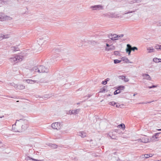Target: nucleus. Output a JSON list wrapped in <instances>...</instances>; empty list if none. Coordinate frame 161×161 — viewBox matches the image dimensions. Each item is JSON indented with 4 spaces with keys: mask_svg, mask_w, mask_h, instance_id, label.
Returning a JSON list of instances; mask_svg holds the SVG:
<instances>
[{
    "mask_svg": "<svg viewBox=\"0 0 161 161\" xmlns=\"http://www.w3.org/2000/svg\"><path fill=\"white\" fill-rule=\"evenodd\" d=\"M150 137L146 135H143L141 139H138L136 141L138 142L143 143H148L150 142Z\"/></svg>",
    "mask_w": 161,
    "mask_h": 161,
    "instance_id": "nucleus-1",
    "label": "nucleus"
},
{
    "mask_svg": "<svg viewBox=\"0 0 161 161\" xmlns=\"http://www.w3.org/2000/svg\"><path fill=\"white\" fill-rule=\"evenodd\" d=\"M137 48L136 47H131V46L128 44L127 45V47L126 49V51L127 53H128L129 55H130L131 51H134L135 50H137Z\"/></svg>",
    "mask_w": 161,
    "mask_h": 161,
    "instance_id": "nucleus-2",
    "label": "nucleus"
},
{
    "mask_svg": "<svg viewBox=\"0 0 161 161\" xmlns=\"http://www.w3.org/2000/svg\"><path fill=\"white\" fill-rule=\"evenodd\" d=\"M123 35L122 34L119 36L116 34H111L109 35V37L112 40H117L119 37H123Z\"/></svg>",
    "mask_w": 161,
    "mask_h": 161,
    "instance_id": "nucleus-3",
    "label": "nucleus"
},
{
    "mask_svg": "<svg viewBox=\"0 0 161 161\" xmlns=\"http://www.w3.org/2000/svg\"><path fill=\"white\" fill-rule=\"evenodd\" d=\"M51 127L53 129L57 130H59L61 128L60 123L58 122L53 123L51 125Z\"/></svg>",
    "mask_w": 161,
    "mask_h": 161,
    "instance_id": "nucleus-4",
    "label": "nucleus"
},
{
    "mask_svg": "<svg viewBox=\"0 0 161 161\" xmlns=\"http://www.w3.org/2000/svg\"><path fill=\"white\" fill-rule=\"evenodd\" d=\"M160 132L156 133L154 136H153L150 138V142H155L158 141V135L160 134Z\"/></svg>",
    "mask_w": 161,
    "mask_h": 161,
    "instance_id": "nucleus-5",
    "label": "nucleus"
},
{
    "mask_svg": "<svg viewBox=\"0 0 161 161\" xmlns=\"http://www.w3.org/2000/svg\"><path fill=\"white\" fill-rule=\"evenodd\" d=\"M47 69L43 66H40L38 67V72L44 73L47 71Z\"/></svg>",
    "mask_w": 161,
    "mask_h": 161,
    "instance_id": "nucleus-6",
    "label": "nucleus"
},
{
    "mask_svg": "<svg viewBox=\"0 0 161 161\" xmlns=\"http://www.w3.org/2000/svg\"><path fill=\"white\" fill-rule=\"evenodd\" d=\"M16 59V62L18 63L21 61L23 60V56L17 55L15 56Z\"/></svg>",
    "mask_w": 161,
    "mask_h": 161,
    "instance_id": "nucleus-7",
    "label": "nucleus"
},
{
    "mask_svg": "<svg viewBox=\"0 0 161 161\" xmlns=\"http://www.w3.org/2000/svg\"><path fill=\"white\" fill-rule=\"evenodd\" d=\"M143 76L144 79L149 80H151V77L148 75L146 74H144L143 75Z\"/></svg>",
    "mask_w": 161,
    "mask_h": 161,
    "instance_id": "nucleus-8",
    "label": "nucleus"
},
{
    "mask_svg": "<svg viewBox=\"0 0 161 161\" xmlns=\"http://www.w3.org/2000/svg\"><path fill=\"white\" fill-rule=\"evenodd\" d=\"M9 37L8 35H4L2 34H0V40H1L3 39L8 38Z\"/></svg>",
    "mask_w": 161,
    "mask_h": 161,
    "instance_id": "nucleus-9",
    "label": "nucleus"
},
{
    "mask_svg": "<svg viewBox=\"0 0 161 161\" xmlns=\"http://www.w3.org/2000/svg\"><path fill=\"white\" fill-rule=\"evenodd\" d=\"M11 50L13 52H16L19 50V48L17 47H11Z\"/></svg>",
    "mask_w": 161,
    "mask_h": 161,
    "instance_id": "nucleus-10",
    "label": "nucleus"
},
{
    "mask_svg": "<svg viewBox=\"0 0 161 161\" xmlns=\"http://www.w3.org/2000/svg\"><path fill=\"white\" fill-rule=\"evenodd\" d=\"M9 59L10 62L12 63H17L16 62V60L15 57H14L10 58Z\"/></svg>",
    "mask_w": 161,
    "mask_h": 161,
    "instance_id": "nucleus-11",
    "label": "nucleus"
},
{
    "mask_svg": "<svg viewBox=\"0 0 161 161\" xmlns=\"http://www.w3.org/2000/svg\"><path fill=\"white\" fill-rule=\"evenodd\" d=\"M3 15V14L2 13H0V20L3 21L5 20V18L4 17Z\"/></svg>",
    "mask_w": 161,
    "mask_h": 161,
    "instance_id": "nucleus-12",
    "label": "nucleus"
},
{
    "mask_svg": "<svg viewBox=\"0 0 161 161\" xmlns=\"http://www.w3.org/2000/svg\"><path fill=\"white\" fill-rule=\"evenodd\" d=\"M93 8L94 10H96L99 8L101 9L102 8V7L101 6L97 5L93 7Z\"/></svg>",
    "mask_w": 161,
    "mask_h": 161,
    "instance_id": "nucleus-13",
    "label": "nucleus"
},
{
    "mask_svg": "<svg viewBox=\"0 0 161 161\" xmlns=\"http://www.w3.org/2000/svg\"><path fill=\"white\" fill-rule=\"evenodd\" d=\"M122 60L123 61H125L126 63H129V60L128 59L125 57H122L121 58Z\"/></svg>",
    "mask_w": 161,
    "mask_h": 161,
    "instance_id": "nucleus-14",
    "label": "nucleus"
},
{
    "mask_svg": "<svg viewBox=\"0 0 161 161\" xmlns=\"http://www.w3.org/2000/svg\"><path fill=\"white\" fill-rule=\"evenodd\" d=\"M79 112V110L76 109L75 110H73L71 111V113L72 114H77Z\"/></svg>",
    "mask_w": 161,
    "mask_h": 161,
    "instance_id": "nucleus-15",
    "label": "nucleus"
},
{
    "mask_svg": "<svg viewBox=\"0 0 161 161\" xmlns=\"http://www.w3.org/2000/svg\"><path fill=\"white\" fill-rule=\"evenodd\" d=\"M26 82L28 83L32 84L34 83L35 82L34 80H26Z\"/></svg>",
    "mask_w": 161,
    "mask_h": 161,
    "instance_id": "nucleus-16",
    "label": "nucleus"
},
{
    "mask_svg": "<svg viewBox=\"0 0 161 161\" xmlns=\"http://www.w3.org/2000/svg\"><path fill=\"white\" fill-rule=\"evenodd\" d=\"M118 127L119 128H120V127H121L123 130H124L125 128V125L124 124H121L120 125H119L118 126Z\"/></svg>",
    "mask_w": 161,
    "mask_h": 161,
    "instance_id": "nucleus-17",
    "label": "nucleus"
},
{
    "mask_svg": "<svg viewBox=\"0 0 161 161\" xmlns=\"http://www.w3.org/2000/svg\"><path fill=\"white\" fill-rule=\"evenodd\" d=\"M114 46H112L110 48H108V47H106V50L107 51H109L110 50H113L114 49Z\"/></svg>",
    "mask_w": 161,
    "mask_h": 161,
    "instance_id": "nucleus-18",
    "label": "nucleus"
},
{
    "mask_svg": "<svg viewBox=\"0 0 161 161\" xmlns=\"http://www.w3.org/2000/svg\"><path fill=\"white\" fill-rule=\"evenodd\" d=\"M33 70L35 72H38V67H37V66L34 67L33 68Z\"/></svg>",
    "mask_w": 161,
    "mask_h": 161,
    "instance_id": "nucleus-19",
    "label": "nucleus"
},
{
    "mask_svg": "<svg viewBox=\"0 0 161 161\" xmlns=\"http://www.w3.org/2000/svg\"><path fill=\"white\" fill-rule=\"evenodd\" d=\"M80 135L82 137H85L86 136V134L85 133H81Z\"/></svg>",
    "mask_w": 161,
    "mask_h": 161,
    "instance_id": "nucleus-20",
    "label": "nucleus"
},
{
    "mask_svg": "<svg viewBox=\"0 0 161 161\" xmlns=\"http://www.w3.org/2000/svg\"><path fill=\"white\" fill-rule=\"evenodd\" d=\"M121 60H119L118 59H115L114 60V63L115 64H117L121 62Z\"/></svg>",
    "mask_w": 161,
    "mask_h": 161,
    "instance_id": "nucleus-21",
    "label": "nucleus"
},
{
    "mask_svg": "<svg viewBox=\"0 0 161 161\" xmlns=\"http://www.w3.org/2000/svg\"><path fill=\"white\" fill-rule=\"evenodd\" d=\"M118 88L120 89V91L123 90L125 89V86H120L118 87Z\"/></svg>",
    "mask_w": 161,
    "mask_h": 161,
    "instance_id": "nucleus-22",
    "label": "nucleus"
},
{
    "mask_svg": "<svg viewBox=\"0 0 161 161\" xmlns=\"http://www.w3.org/2000/svg\"><path fill=\"white\" fill-rule=\"evenodd\" d=\"M148 156H148V154H147L142 155V158H149Z\"/></svg>",
    "mask_w": 161,
    "mask_h": 161,
    "instance_id": "nucleus-23",
    "label": "nucleus"
},
{
    "mask_svg": "<svg viewBox=\"0 0 161 161\" xmlns=\"http://www.w3.org/2000/svg\"><path fill=\"white\" fill-rule=\"evenodd\" d=\"M109 104L110 105L114 106L115 105H116V103L114 102H111L109 103Z\"/></svg>",
    "mask_w": 161,
    "mask_h": 161,
    "instance_id": "nucleus-24",
    "label": "nucleus"
},
{
    "mask_svg": "<svg viewBox=\"0 0 161 161\" xmlns=\"http://www.w3.org/2000/svg\"><path fill=\"white\" fill-rule=\"evenodd\" d=\"M153 61L156 62H159V59L157 58H154L153 59Z\"/></svg>",
    "mask_w": 161,
    "mask_h": 161,
    "instance_id": "nucleus-25",
    "label": "nucleus"
},
{
    "mask_svg": "<svg viewBox=\"0 0 161 161\" xmlns=\"http://www.w3.org/2000/svg\"><path fill=\"white\" fill-rule=\"evenodd\" d=\"M105 90H105L104 87H103L101 89L100 92H104L105 91Z\"/></svg>",
    "mask_w": 161,
    "mask_h": 161,
    "instance_id": "nucleus-26",
    "label": "nucleus"
},
{
    "mask_svg": "<svg viewBox=\"0 0 161 161\" xmlns=\"http://www.w3.org/2000/svg\"><path fill=\"white\" fill-rule=\"evenodd\" d=\"M25 88V86H23V85H20L19 86V88L20 89H24Z\"/></svg>",
    "mask_w": 161,
    "mask_h": 161,
    "instance_id": "nucleus-27",
    "label": "nucleus"
},
{
    "mask_svg": "<svg viewBox=\"0 0 161 161\" xmlns=\"http://www.w3.org/2000/svg\"><path fill=\"white\" fill-rule=\"evenodd\" d=\"M107 83V81H103L102 82V84L103 85H106Z\"/></svg>",
    "mask_w": 161,
    "mask_h": 161,
    "instance_id": "nucleus-28",
    "label": "nucleus"
},
{
    "mask_svg": "<svg viewBox=\"0 0 161 161\" xmlns=\"http://www.w3.org/2000/svg\"><path fill=\"white\" fill-rule=\"evenodd\" d=\"M157 86H154V85H153L152 86H148V88H154V87H157Z\"/></svg>",
    "mask_w": 161,
    "mask_h": 161,
    "instance_id": "nucleus-29",
    "label": "nucleus"
},
{
    "mask_svg": "<svg viewBox=\"0 0 161 161\" xmlns=\"http://www.w3.org/2000/svg\"><path fill=\"white\" fill-rule=\"evenodd\" d=\"M116 91L118 93H120L121 92V91H120V89H119L118 88V89L116 90Z\"/></svg>",
    "mask_w": 161,
    "mask_h": 161,
    "instance_id": "nucleus-30",
    "label": "nucleus"
},
{
    "mask_svg": "<svg viewBox=\"0 0 161 161\" xmlns=\"http://www.w3.org/2000/svg\"><path fill=\"white\" fill-rule=\"evenodd\" d=\"M153 155H154V154H152V153H150V154H148V156H148V157H152Z\"/></svg>",
    "mask_w": 161,
    "mask_h": 161,
    "instance_id": "nucleus-31",
    "label": "nucleus"
},
{
    "mask_svg": "<svg viewBox=\"0 0 161 161\" xmlns=\"http://www.w3.org/2000/svg\"><path fill=\"white\" fill-rule=\"evenodd\" d=\"M120 78L122 79H125V77L124 76H119Z\"/></svg>",
    "mask_w": 161,
    "mask_h": 161,
    "instance_id": "nucleus-32",
    "label": "nucleus"
},
{
    "mask_svg": "<svg viewBox=\"0 0 161 161\" xmlns=\"http://www.w3.org/2000/svg\"><path fill=\"white\" fill-rule=\"evenodd\" d=\"M118 94L117 92L116 91V90L115 91H114V95H116V94Z\"/></svg>",
    "mask_w": 161,
    "mask_h": 161,
    "instance_id": "nucleus-33",
    "label": "nucleus"
},
{
    "mask_svg": "<svg viewBox=\"0 0 161 161\" xmlns=\"http://www.w3.org/2000/svg\"><path fill=\"white\" fill-rule=\"evenodd\" d=\"M32 160H34L35 161H42V160H38L33 159H32Z\"/></svg>",
    "mask_w": 161,
    "mask_h": 161,
    "instance_id": "nucleus-34",
    "label": "nucleus"
},
{
    "mask_svg": "<svg viewBox=\"0 0 161 161\" xmlns=\"http://www.w3.org/2000/svg\"><path fill=\"white\" fill-rule=\"evenodd\" d=\"M157 46L158 47V49H161V45H158Z\"/></svg>",
    "mask_w": 161,
    "mask_h": 161,
    "instance_id": "nucleus-35",
    "label": "nucleus"
},
{
    "mask_svg": "<svg viewBox=\"0 0 161 161\" xmlns=\"http://www.w3.org/2000/svg\"><path fill=\"white\" fill-rule=\"evenodd\" d=\"M120 105L119 104H116V107H120Z\"/></svg>",
    "mask_w": 161,
    "mask_h": 161,
    "instance_id": "nucleus-36",
    "label": "nucleus"
},
{
    "mask_svg": "<svg viewBox=\"0 0 161 161\" xmlns=\"http://www.w3.org/2000/svg\"><path fill=\"white\" fill-rule=\"evenodd\" d=\"M125 82H127L129 80L128 79H125Z\"/></svg>",
    "mask_w": 161,
    "mask_h": 161,
    "instance_id": "nucleus-37",
    "label": "nucleus"
},
{
    "mask_svg": "<svg viewBox=\"0 0 161 161\" xmlns=\"http://www.w3.org/2000/svg\"><path fill=\"white\" fill-rule=\"evenodd\" d=\"M118 53H119L118 52H114V54H118Z\"/></svg>",
    "mask_w": 161,
    "mask_h": 161,
    "instance_id": "nucleus-38",
    "label": "nucleus"
},
{
    "mask_svg": "<svg viewBox=\"0 0 161 161\" xmlns=\"http://www.w3.org/2000/svg\"><path fill=\"white\" fill-rule=\"evenodd\" d=\"M158 45H156V46H155V48L156 49H158Z\"/></svg>",
    "mask_w": 161,
    "mask_h": 161,
    "instance_id": "nucleus-39",
    "label": "nucleus"
},
{
    "mask_svg": "<svg viewBox=\"0 0 161 161\" xmlns=\"http://www.w3.org/2000/svg\"><path fill=\"white\" fill-rule=\"evenodd\" d=\"M106 46L107 47H109L110 46L108 45V44H107V43H106Z\"/></svg>",
    "mask_w": 161,
    "mask_h": 161,
    "instance_id": "nucleus-40",
    "label": "nucleus"
},
{
    "mask_svg": "<svg viewBox=\"0 0 161 161\" xmlns=\"http://www.w3.org/2000/svg\"><path fill=\"white\" fill-rule=\"evenodd\" d=\"M28 158H29V157H27V158H25V159H26V160H28Z\"/></svg>",
    "mask_w": 161,
    "mask_h": 161,
    "instance_id": "nucleus-41",
    "label": "nucleus"
},
{
    "mask_svg": "<svg viewBox=\"0 0 161 161\" xmlns=\"http://www.w3.org/2000/svg\"><path fill=\"white\" fill-rule=\"evenodd\" d=\"M108 80H109V79L107 78V79L106 80H105V81H108Z\"/></svg>",
    "mask_w": 161,
    "mask_h": 161,
    "instance_id": "nucleus-42",
    "label": "nucleus"
},
{
    "mask_svg": "<svg viewBox=\"0 0 161 161\" xmlns=\"http://www.w3.org/2000/svg\"><path fill=\"white\" fill-rule=\"evenodd\" d=\"M157 130L158 131H161V129H158Z\"/></svg>",
    "mask_w": 161,
    "mask_h": 161,
    "instance_id": "nucleus-43",
    "label": "nucleus"
},
{
    "mask_svg": "<svg viewBox=\"0 0 161 161\" xmlns=\"http://www.w3.org/2000/svg\"><path fill=\"white\" fill-rule=\"evenodd\" d=\"M57 147V146H56L55 145H54V147H55V148H56V147Z\"/></svg>",
    "mask_w": 161,
    "mask_h": 161,
    "instance_id": "nucleus-44",
    "label": "nucleus"
},
{
    "mask_svg": "<svg viewBox=\"0 0 161 161\" xmlns=\"http://www.w3.org/2000/svg\"><path fill=\"white\" fill-rule=\"evenodd\" d=\"M148 103H151V102H148Z\"/></svg>",
    "mask_w": 161,
    "mask_h": 161,
    "instance_id": "nucleus-45",
    "label": "nucleus"
},
{
    "mask_svg": "<svg viewBox=\"0 0 161 161\" xmlns=\"http://www.w3.org/2000/svg\"><path fill=\"white\" fill-rule=\"evenodd\" d=\"M19 101H17V102H18Z\"/></svg>",
    "mask_w": 161,
    "mask_h": 161,
    "instance_id": "nucleus-46",
    "label": "nucleus"
},
{
    "mask_svg": "<svg viewBox=\"0 0 161 161\" xmlns=\"http://www.w3.org/2000/svg\"><path fill=\"white\" fill-rule=\"evenodd\" d=\"M1 0H0V1H1Z\"/></svg>",
    "mask_w": 161,
    "mask_h": 161,
    "instance_id": "nucleus-47",
    "label": "nucleus"
}]
</instances>
